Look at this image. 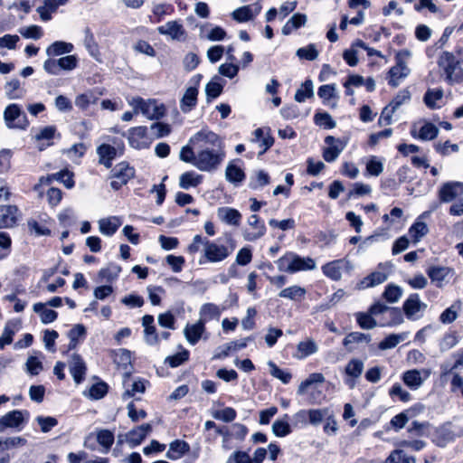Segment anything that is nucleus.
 I'll list each match as a JSON object with an SVG mask.
<instances>
[{
	"instance_id": "obj_1",
	"label": "nucleus",
	"mask_w": 463,
	"mask_h": 463,
	"mask_svg": "<svg viewBox=\"0 0 463 463\" xmlns=\"http://www.w3.org/2000/svg\"><path fill=\"white\" fill-rule=\"evenodd\" d=\"M190 144L198 146L194 167L202 172L217 170L225 157L221 139L211 130L198 131L190 137Z\"/></svg>"
},
{
	"instance_id": "obj_2",
	"label": "nucleus",
	"mask_w": 463,
	"mask_h": 463,
	"mask_svg": "<svg viewBox=\"0 0 463 463\" xmlns=\"http://www.w3.org/2000/svg\"><path fill=\"white\" fill-rule=\"evenodd\" d=\"M203 246L202 256L199 264L219 263L225 260L233 251V247L219 243L216 241H211L206 237L196 234L193 238V241L187 247L190 254H194L200 250Z\"/></svg>"
},
{
	"instance_id": "obj_3",
	"label": "nucleus",
	"mask_w": 463,
	"mask_h": 463,
	"mask_svg": "<svg viewBox=\"0 0 463 463\" xmlns=\"http://www.w3.org/2000/svg\"><path fill=\"white\" fill-rule=\"evenodd\" d=\"M276 263L279 270L289 274L310 271L317 269V262L313 258L309 256L302 257L293 251H287Z\"/></svg>"
},
{
	"instance_id": "obj_4",
	"label": "nucleus",
	"mask_w": 463,
	"mask_h": 463,
	"mask_svg": "<svg viewBox=\"0 0 463 463\" xmlns=\"http://www.w3.org/2000/svg\"><path fill=\"white\" fill-rule=\"evenodd\" d=\"M128 103L133 108L134 113H141L151 120L160 119L165 114V107L156 99H144L141 97H133L128 99Z\"/></svg>"
},
{
	"instance_id": "obj_5",
	"label": "nucleus",
	"mask_w": 463,
	"mask_h": 463,
	"mask_svg": "<svg viewBox=\"0 0 463 463\" xmlns=\"http://www.w3.org/2000/svg\"><path fill=\"white\" fill-rule=\"evenodd\" d=\"M3 118L8 129L25 130L30 125L26 114L22 107L16 103L7 105L4 110Z\"/></svg>"
},
{
	"instance_id": "obj_6",
	"label": "nucleus",
	"mask_w": 463,
	"mask_h": 463,
	"mask_svg": "<svg viewBox=\"0 0 463 463\" xmlns=\"http://www.w3.org/2000/svg\"><path fill=\"white\" fill-rule=\"evenodd\" d=\"M410 56L411 52L408 50H402L396 54V64L389 70L387 76L388 84L391 87H398L410 74L411 70L404 61V59L409 58Z\"/></svg>"
},
{
	"instance_id": "obj_7",
	"label": "nucleus",
	"mask_w": 463,
	"mask_h": 463,
	"mask_svg": "<svg viewBox=\"0 0 463 463\" xmlns=\"http://www.w3.org/2000/svg\"><path fill=\"white\" fill-rule=\"evenodd\" d=\"M439 66L443 69L446 80L450 83H459L463 79V70L458 61L450 52H443L439 57Z\"/></svg>"
},
{
	"instance_id": "obj_8",
	"label": "nucleus",
	"mask_w": 463,
	"mask_h": 463,
	"mask_svg": "<svg viewBox=\"0 0 463 463\" xmlns=\"http://www.w3.org/2000/svg\"><path fill=\"white\" fill-rule=\"evenodd\" d=\"M30 413L26 410H14L0 417V433L6 429L21 431L27 424Z\"/></svg>"
},
{
	"instance_id": "obj_9",
	"label": "nucleus",
	"mask_w": 463,
	"mask_h": 463,
	"mask_svg": "<svg viewBox=\"0 0 463 463\" xmlns=\"http://www.w3.org/2000/svg\"><path fill=\"white\" fill-rule=\"evenodd\" d=\"M127 138L129 146L137 150L148 148L154 140L145 126L130 128L127 132Z\"/></svg>"
},
{
	"instance_id": "obj_10",
	"label": "nucleus",
	"mask_w": 463,
	"mask_h": 463,
	"mask_svg": "<svg viewBox=\"0 0 463 463\" xmlns=\"http://www.w3.org/2000/svg\"><path fill=\"white\" fill-rule=\"evenodd\" d=\"M267 232L264 222L257 215L251 214L247 219V224L242 229V237L246 241H256L262 238Z\"/></svg>"
},
{
	"instance_id": "obj_11",
	"label": "nucleus",
	"mask_w": 463,
	"mask_h": 463,
	"mask_svg": "<svg viewBox=\"0 0 463 463\" xmlns=\"http://www.w3.org/2000/svg\"><path fill=\"white\" fill-rule=\"evenodd\" d=\"M135 175V169L127 162H121L118 164L111 175L110 186L114 190L120 189L123 185L127 184L128 182Z\"/></svg>"
},
{
	"instance_id": "obj_12",
	"label": "nucleus",
	"mask_w": 463,
	"mask_h": 463,
	"mask_svg": "<svg viewBox=\"0 0 463 463\" xmlns=\"http://www.w3.org/2000/svg\"><path fill=\"white\" fill-rule=\"evenodd\" d=\"M411 100V92L407 89H403L398 92L389 106L385 107L381 114L379 122L390 124L392 115L404 103Z\"/></svg>"
},
{
	"instance_id": "obj_13",
	"label": "nucleus",
	"mask_w": 463,
	"mask_h": 463,
	"mask_svg": "<svg viewBox=\"0 0 463 463\" xmlns=\"http://www.w3.org/2000/svg\"><path fill=\"white\" fill-rule=\"evenodd\" d=\"M391 268L392 265L390 263L379 264L377 270L372 272L360 281L359 288L365 289L383 283L388 279Z\"/></svg>"
},
{
	"instance_id": "obj_14",
	"label": "nucleus",
	"mask_w": 463,
	"mask_h": 463,
	"mask_svg": "<svg viewBox=\"0 0 463 463\" xmlns=\"http://www.w3.org/2000/svg\"><path fill=\"white\" fill-rule=\"evenodd\" d=\"M364 364L361 359L352 358L345 367L344 383L349 389H354L357 380L363 374Z\"/></svg>"
},
{
	"instance_id": "obj_15",
	"label": "nucleus",
	"mask_w": 463,
	"mask_h": 463,
	"mask_svg": "<svg viewBox=\"0 0 463 463\" xmlns=\"http://www.w3.org/2000/svg\"><path fill=\"white\" fill-rule=\"evenodd\" d=\"M325 143L327 146L323 150V158L328 163L335 162L347 145L346 140L333 136H327Z\"/></svg>"
},
{
	"instance_id": "obj_16",
	"label": "nucleus",
	"mask_w": 463,
	"mask_h": 463,
	"mask_svg": "<svg viewBox=\"0 0 463 463\" xmlns=\"http://www.w3.org/2000/svg\"><path fill=\"white\" fill-rule=\"evenodd\" d=\"M349 269H351L350 261L345 259H339L327 262L321 268L323 274L334 281L340 280L342 278V271Z\"/></svg>"
},
{
	"instance_id": "obj_17",
	"label": "nucleus",
	"mask_w": 463,
	"mask_h": 463,
	"mask_svg": "<svg viewBox=\"0 0 463 463\" xmlns=\"http://www.w3.org/2000/svg\"><path fill=\"white\" fill-rule=\"evenodd\" d=\"M430 373L431 371L427 369L408 370L403 373L402 381L410 389L417 390L430 376Z\"/></svg>"
},
{
	"instance_id": "obj_18",
	"label": "nucleus",
	"mask_w": 463,
	"mask_h": 463,
	"mask_svg": "<svg viewBox=\"0 0 463 463\" xmlns=\"http://www.w3.org/2000/svg\"><path fill=\"white\" fill-rule=\"evenodd\" d=\"M60 137L61 135L58 133L55 126L52 125L41 128L34 136V139L37 141V148L40 151H43L53 144L52 140L55 137Z\"/></svg>"
},
{
	"instance_id": "obj_19",
	"label": "nucleus",
	"mask_w": 463,
	"mask_h": 463,
	"mask_svg": "<svg viewBox=\"0 0 463 463\" xmlns=\"http://www.w3.org/2000/svg\"><path fill=\"white\" fill-rule=\"evenodd\" d=\"M411 135L420 140H431L434 138V125L425 119H419L412 123Z\"/></svg>"
},
{
	"instance_id": "obj_20",
	"label": "nucleus",
	"mask_w": 463,
	"mask_h": 463,
	"mask_svg": "<svg viewBox=\"0 0 463 463\" xmlns=\"http://www.w3.org/2000/svg\"><path fill=\"white\" fill-rule=\"evenodd\" d=\"M252 340V337H246L240 340L231 341L222 346H219L213 355V359H223L229 356L231 353H235L244 349L248 345V342Z\"/></svg>"
},
{
	"instance_id": "obj_21",
	"label": "nucleus",
	"mask_w": 463,
	"mask_h": 463,
	"mask_svg": "<svg viewBox=\"0 0 463 463\" xmlns=\"http://www.w3.org/2000/svg\"><path fill=\"white\" fill-rule=\"evenodd\" d=\"M158 33L169 36L173 40L181 41L185 38V30L180 21H169L157 27Z\"/></svg>"
},
{
	"instance_id": "obj_22",
	"label": "nucleus",
	"mask_w": 463,
	"mask_h": 463,
	"mask_svg": "<svg viewBox=\"0 0 463 463\" xmlns=\"http://www.w3.org/2000/svg\"><path fill=\"white\" fill-rule=\"evenodd\" d=\"M261 8L260 3H254L252 5H244L235 9L232 12V16L239 23H245L257 16L260 13Z\"/></svg>"
},
{
	"instance_id": "obj_23",
	"label": "nucleus",
	"mask_w": 463,
	"mask_h": 463,
	"mask_svg": "<svg viewBox=\"0 0 463 463\" xmlns=\"http://www.w3.org/2000/svg\"><path fill=\"white\" fill-rule=\"evenodd\" d=\"M439 194L441 202H452L458 196L463 194V183L448 182L440 187Z\"/></svg>"
},
{
	"instance_id": "obj_24",
	"label": "nucleus",
	"mask_w": 463,
	"mask_h": 463,
	"mask_svg": "<svg viewBox=\"0 0 463 463\" xmlns=\"http://www.w3.org/2000/svg\"><path fill=\"white\" fill-rule=\"evenodd\" d=\"M425 307V304L420 300L418 294H411L403 304L404 313L410 319L419 318Z\"/></svg>"
},
{
	"instance_id": "obj_25",
	"label": "nucleus",
	"mask_w": 463,
	"mask_h": 463,
	"mask_svg": "<svg viewBox=\"0 0 463 463\" xmlns=\"http://www.w3.org/2000/svg\"><path fill=\"white\" fill-rule=\"evenodd\" d=\"M205 324L198 319L194 324H187L184 329L186 341L191 345H195L205 334Z\"/></svg>"
},
{
	"instance_id": "obj_26",
	"label": "nucleus",
	"mask_w": 463,
	"mask_h": 463,
	"mask_svg": "<svg viewBox=\"0 0 463 463\" xmlns=\"http://www.w3.org/2000/svg\"><path fill=\"white\" fill-rule=\"evenodd\" d=\"M154 317L152 315H145L142 317V326H144V340L151 346L159 344V335L154 325Z\"/></svg>"
},
{
	"instance_id": "obj_27",
	"label": "nucleus",
	"mask_w": 463,
	"mask_h": 463,
	"mask_svg": "<svg viewBox=\"0 0 463 463\" xmlns=\"http://www.w3.org/2000/svg\"><path fill=\"white\" fill-rule=\"evenodd\" d=\"M251 141L253 143H257L259 145V147L261 149L259 152V156L263 155L274 144V138L270 135L269 128H259L255 129L253 132V137Z\"/></svg>"
},
{
	"instance_id": "obj_28",
	"label": "nucleus",
	"mask_w": 463,
	"mask_h": 463,
	"mask_svg": "<svg viewBox=\"0 0 463 463\" xmlns=\"http://www.w3.org/2000/svg\"><path fill=\"white\" fill-rule=\"evenodd\" d=\"M217 217L222 222L235 227L241 224L242 219L241 213L237 209L228 206L218 208Z\"/></svg>"
},
{
	"instance_id": "obj_29",
	"label": "nucleus",
	"mask_w": 463,
	"mask_h": 463,
	"mask_svg": "<svg viewBox=\"0 0 463 463\" xmlns=\"http://www.w3.org/2000/svg\"><path fill=\"white\" fill-rule=\"evenodd\" d=\"M99 232L107 237L114 235L122 225V220L118 216H109L98 221Z\"/></svg>"
},
{
	"instance_id": "obj_30",
	"label": "nucleus",
	"mask_w": 463,
	"mask_h": 463,
	"mask_svg": "<svg viewBox=\"0 0 463 463\" xmlns=\"http://www.w3.org/2000/svg\"><path fill=\"white\" fill-rule=\"evenodd\" d=\"M69 369L77 384L80 383L84 380L87 368L83 359L79 354H74L71 356L69 363Z\"/></svg>"
},
{
	"instance_id": "obj_31",
	"label": "nucleus",
	"mask_w": 463,
	"mask_h": 463,
	"mask_svg": "<svg viewBox=\"0 0 463 463\" xmlns=\"http://www.w3.org/2000/svg\"><path fill=\"white\" fill-rule=\"evenodd\" d=\"M151 431L150 424H142L132 430H130L126 435V441L129 445L130 448H135L138 446L146 435Z\"/></svg>"
},
{
	"instance_id": "obj_32",
	"label": "nucleus",
	"mask_w": 463,
	"mask_h": 463,
	"mask_svg": "<svg viewBox=\"0 0 463 463\" xmlns=\"http://www.w3.org/2000/svg\"><path fill=\"white\" fill-rule=\"evenodd\" d=\"M372 340L370 334L361 332H351L345 335L343 340V345L349 351L353 352L356 345L369 344Z\"/></svg>"
},
{
	"instance_id": "obj_33",
	"label": "nucleus",
	"mask_w": 463,
	"mask_h": 463,
	"mask_svg": "<svg viewBox=\"0 0 463 463\" xmlns=\"http://www.w3.org/2000/svg\"><path fill=\"white\" fill-rule=\"evenodd\" d=\"M198 88L196 86L188 87L180 99V109L184 113H188L194 109L197 104Z\"/></svg>"
},
{
	"instance_id": "obj_34",
	"label": "nucleus",
	"mask_w": 463,
	"mask_h": 463,
	"mask_svg": "<svg viewBox=\"0 0 463 463\" xmlns=\"http://www.w3.org/2000/svg\"><path fill=\"white\" fill-rule=\"evenodd\" d=\"M203 181V176L194 170L186 171L179 176V187L184 190L195 188Z\"/></svg>"
},
{
	"instance_id": "obj_35",
	"label": "nucleus",
	"mask_w": 463,
	"mask_h": 463,
	"mask_svg": "<svg viewBox=\"0 0 463 463\" xmlns=\"http://www.w3.org/2000/svg\"><path fill=\"white\" fill-rule=\"evenodd\" d=\"M317 95L323 100L325 105L332 108L336 106L338 97L336 94L335 84L333 83L320 86L317 90Z\"/></svg>"
},
{
	"instance_id": "obj_36",
	"label": "nucleus",
	"mask_w": 463,
	"mask_h": 463,
	"mask_svg": "<svg viewBox=\"0 0 463 463\" xmlns=\"http://www.w3.org/2000/svg\"><path fill=\"white\" fill-rule=\"evenodd\" d=\"M225 177L228 182L239 185L244 181L246 175L242 168L232 161L226 166Z\"/></svg>"
},
{
	"instance_id": "obj_37",
	"label": "nucleus",
	"mask_w": 463,
	"mask_h": 463,
	"mask_svg": "<svg viewBox=\"0 0 463 463\" xmlns=\"http://www.w3.org/2000/svg\"><path fill=\"white\" fill-rule=\"evenodd\" d=\"M222 311V309L219 306L213 303H205L200 308L199 319L204 324L213 319L218 320L220 318Z\"/></svg>"
},
{
	"instance_id": "obj_38",
	"label": "nucleus",
	"mask_w": 463,
	"mask_h": 463,
	"mask_svg": "<svg viewBox=\"0 0 463 463\" xmlns=\"http://www.w3.org/2000/svg\"><path fill=\"white\" fill-rule=\"evenodd\" d=\"M307 290L305 288L298 285H292L280 290L279 297L291 301L300 302L305 298Z\"/></svg>"
},
{
	"instance_id": "obj_39",
	"label": "nucleus",
	"mask_w": 463,
	"mask_h": 463,
	"mask_svg": "<svg viewBox=\"0 0 463 463\" xmlns=\"http://www.w3.org/2000/svg\"><path fill=\"white\" fill-rule=\"evenodd\" d=\"M17 208L14 205L0 206V228L12 227L16 221Z\"/></svg>"
},
{
	"instance_id": "obj_40",
	"label": "nucleus",
	"mask_w": 463,
	"mask_h": 463,
	"mask_svg": "<svg viewBox=\"0 0 463 463\" xmlns=\"http://www.w3.org/2000/svg\"><path fill=\"white\" fill-rule=\"evenodd\" d=\"M307 22V16L304 14L297 13L283 25L281 33L284 35H289L293 31L304 26Z\"/></svg>"
},
{
	"instance_id": "obj_41",
	"label": "nucleus",
	"mask_w": 463,
	"mask_h": 463,
	"mask_svg": "<svg viewBox=\"0 0 463 463\" xmlns=\"http://www.w3.org/2000/svg\"><path fill=\"white\" fill-rule=\"evenodd\" d=\"M97 153L99 156V163L109 168L112 165V160L117 155V150L110 145L102 144L97 148Z\"/></svg>"
},
{
	"instance_id": "obj_42",
	"label": "nucleus",
	"mask_w": 463,
	"mask_h": 463,
	"mask_svg": "<svg viewBox=\"0 0 463 463\" xmlns=\"http://www.w3.org/2000/svg\"><path fill=\"white\" fill-rule=\"evenodd\" d=\"M318 351V346L313 339H307L301 341L297 345V354L295 357L298 359H305L316 354Z\"/></svg>"
},
{
	"instance_id": "obj_43",
	"label": "nucleus",
	"mask_w": 463,
	"mask_h": 463,
	"mask_svg": "<svg viewBox=\"0 0 463 463\" xmlns=\"http://www.w3.org/2000/svg\"><path fill=\"white\" fill-rule=\"evenodd\" d=\"M98 99L97 94L93 90H88L83 93L78 94L75 97L74 103L79 109L86 110L90 105L95 104Z\"/></svg>"
},
{
	"instance_id": "obj_44",
	"label": "nucleus",
	"mask_w": 463,
	"mask_h": 463,
	"mask_svg": "<svg viewBox=\"0 0 463 463\" xmlns=\"http://www.w3.org/2000/svg\"><path fill=\"white\" fill-rule=\"evenodd\" d=\"M73 49L74 46L71 43L56 41L46 48V54L49 57L60 56L66 53H71Z\"/></svg>"
},
{
	"instance_id": "obj_45",
	"label": "nucleus",
	"mask_w": 463,
	"mask_h": 463,
	"mask_svg": "<svg viewBox=\"0 0 463 463\" xmlns=\"http://www.w3.org/2000/svg\"><path fill=\"white\" fill-rule=\"evenodd\" d=\"M403 322V317L400 309L395 307H389L386 315L383 317V319L380 320L379 326H394L402 324Z\"/></svg>"
},
{
	"instance_id": "obj_46",
	"label": "nucleus",
	"mask_w": 463,
	"mask_h": 463,
	"mask_svg": "<svg viewBox=\"0 0 463 463\" xmlns=\"http://www.w3.org/2000/svg\"><path fill=\"white\" fill-rule=\"evenodd\" d=\"M20 328L19 321H9L6 323L4 331L0 336V349L13 342V337Z\"/></svg>"
},
{
	"instance_id": "obj_47",
	"label": "nucleus",
	"mask_w": 463,
	"mask_h": 463,
	"mask_svg": "<svg viewBox=\"0 0 463 463\" xmlns=\"http://www.w3.org/2000/svg\"><path fill=\"white\" fill-rule=\"evenodd\" d=\"M288 419V415L285 414L282 418L277 419L273 422L271 430L276 437L284 438L291 433L292 429Z\"/></svg>"
},
{
	"instance_id": "obj_48",
	"label": "nucleus",
	"mask_w": 463,
	"mask_h": 463,
	"mask_svg": "<svg viewBox=\"0 0 463 463\" xmlns=\"http://www.w3.org/2000/svg\"><path fill=\"white\" fill-rule=\"evenodd\" d=\"M430 213H424L420 215L417 221L411 226L409 229V235L413 240L415 243L420 241V240L427 234L428 227L424 222H422V218L429 214Z\"/></svg>"
},
{
	"instance_id": "obj_49",
	"label": "nucleus",
	"mask_w": 463,
	"mask_h": 463,
	"mask_svg": "<svg viewBox=\"0 0 463 463\" xmlns=\"http://www.w3.org/2000/svg\"><path fill=\"white\" fill-rule=\"evenodd\" d=\"M5 91L8 99H22L25 93L24 90L21 87L20 80L12 79L5 85Z\"/></svg>"
},
{
	"instance_id": "obj_50",
	"label": "nucleus",
	"mask_w": 463,
	"mask_h": 463,
	"mask_svg": "<svg viewBox=\"0 0 463 463\" xmlns=\"http://www.w3.org/2000/svg\"><path fill=\"white\" fill-rule=\"evenodd\" d=\"M188 450L189 445L185 441L176 439L170 443L169 449L166 452V457L171 460H175L181 458Z\"/></svg>"
},
{
	"instance_id": "obj_51",
	"label": "nucleus",
	"mask_w": 463,
	"mask_h": 463,
	"mask_svg": "<svg viewBox=\"0 0 463 463\" xmlns=\"http://www.w3.org/2000/svg\"><path fill=\"white\" fill-rule=\"evenodd\" d=\"M84 40L83 44L87 49L89 54L93 57L95 60L99 61L100 52L99 49V45L94 38L93 33L90 32L89 28H87L84 32Z\"/></svg>"
},
{
	"instance_id": "obj_52",
	"label": "nucleus",
	"mask_w": 463,
	"mask_h": 463,
	"mask_svg": "<svg viewBox=\"0 0 463 463\" xmlns=\"http://www.w3.org/2000/svg\"><path fill=\"white\" fill-rule=\"evenodd\" d=\"M33 311L39 314L41 321L43 324H50L53 322L58 316L56 311L46 308L45 304L41 302L33 305Z\"/></svg>"
},
{
	"instance_id": "obj_53",
	"label": "nucleus",
	"mask_w": 463,
	"mask_h": 463,
	"mask_svg": "<svg viewBox=\"0 0 463 463\" xmlns=\"http://www.w3.org/2000/svg\"><path fill=\"white\" fill-rule=\"evenodd\" d=\"M27 443V440L19 436L1 438L0 437V451L4 452L12 449L24 447Z\"/></svg>"
},
{
	"instance_id": "obj_54",
	"label": "nucleus",
	"mask_w": 463,
	"mask_h": 463,
	"mask_svg": "<svg viewBox=\"0 0 463 463\" xmlns=\"http://www.w3.org/2000/svg\"><path fill=\"white\" fill-rule=\"evenodd\" d=\"M407 335L404 333L391 334L379 343L378 347L380 350L392 349L396 347L401 342L404 341Z\"/></svg>"
},
{
	"instance_id": "obj_55",
	"label": "nucleus",
	"mask_w": 463,
	"mask_h": 463,
	"mask_svg": "<svg viewBox=\"0 0 463 463\" xmlns=\"http://www.w3.org/2000/svg\"><path fill=\"white\" fill-rule=\"evenodd\" d=\"M325 380V376L321 373H313L309 374V376L298 385V394L304 395L311 385L323 383Z\"/></svg>"
},
{
	"instance_id": "obj_56",
	"label": "nucleus",
	"mask_w": 463,
	"mask_h": 463,
	"mask_svg": "<svg viewBox=\"0 0 463 463\" xmlns=\"http://www.w3.org/2000/svg\"><path fill=\"white\" fill-rule=\"evenodd\" d=\"M97 441L102 446V452L108 453L114 443V433L109 430H100L97 433Z\"/></svg>"
},
{
	"instance_id": "obj_57",
	"label": "nucleus",
	"mask_w": 463,
	"mask_h": 463,
	"mask_svg": "<svg viewBox=\"0 0 463 463\" xmlns=\"http://www.w3.org/2000/svg\"><path fill=\"white\" fill-rule=\"evenodd\" d=\"M383 172V162L376 156H371L366 162V173L371 176H379Z\"/></svg>"
},
{
	"instance_id": "obj_58",
	"label": "nucleus",
	"mask_w": 463,
	"mask_h": 463,
	"mask_svg": "<svg viewBox=\"0 0 463 463\" xmlns=\"http://www.w3.org/2000/svg\"><path fill=\"white\" fill-rule=\"evenodd\" d=\"M314 96V85L311 80H306L301 87L296 91L295 100L304 102L307 99Z\"/></svg>"
},
{
	"instance_id": "obj_59",
	"label": "nucleus",
	"mask_w": 463,
	"mask_h": 463,
	"mask_svg": "<svg viewBox=\"0 0 463 463\" xmlns=\"http://www.w3.org/2000/svg\"><path fill=\"white\" fill-rule=\"evenodd\" d=\"M86 335V329L82 325L74 326L68 333L70 343L68 345L69 350L75 349L79 344L80 338L84 337Z\"/></svg>"
},
{
	"instance_id": "obj_60",
	"label": "nucleus",
	"mask_w": 463,
	"mask_h": 463,
	"mask_svg": "<svg viewBox=\"0 0 463 463\" xmlns=\"http://www.w3.org/2000/svg\"><path fill=\"white\" fill-rule=\"evenodd\" d=\"M126 391L123 398L134 397L138 393H143L146 390V383L141 379L133 381L130 384L125 382Z\"/></svg>"
},
{
	"instance_id": "obj_61",
	"label": "nucleus",
	"mask_w": 463,
	"mask_h": 463,
	"mask_svg": "<svg viewBox=\"0 0 463 463\" xmlns=\"http://www.w3.org/2000/svg\"><path fill=\"white\" fill-rule=\"evenodd\" d=\"M384 463H416V459L402 449H395L386 458Z\"/></svg>"
},
{
	"instance_id": "obj_62",
	"label": "nucleus",
	"mask_w": 463,
	"mask_h": 463,
	"mask_svg": "<svg viewBox=\"0 0 463 463\" xmlns=\"http://www.w3.org/2000/svg\"><path fill=\"white\" fill-rule=\"evenodd\" d=\"M355 318L358 326L363 329H373L379 325L370 312H358L355 314Z\"/></svg>"
},
{
	"instance_id": "obj_63",
	"label": "nucleus",
	"mask_w": 463,
	"mask_h": 463,
	"mask_svg": "<svg viewBox=\"0 0 463 463\" xmlns=\"http://www.w3.org/2000/svg\"><path fill=\"white\" fill-rule=\"evenodd\" d=\"M330 412L329 408H320V409H309L308 410V422L311 425L317 426L319 425Z\"/></svg>"
},
{
	"instance_id": "obj_64",
	"label": "nucleus",
	"mask_w": 463,
	"mask_h": 463,
	"mask_svg": "<svg viewBox=\"0 0 463 463\" xmlns=\"http://www.w3.org/2000/svg\"><path fill=\"white\" fill-rule=\"evenodd\" d=\"M219 77H214L205 87V93L208 99H216L222 91L223 85L220 82Z\"/></svg>"
}]
</instances>
